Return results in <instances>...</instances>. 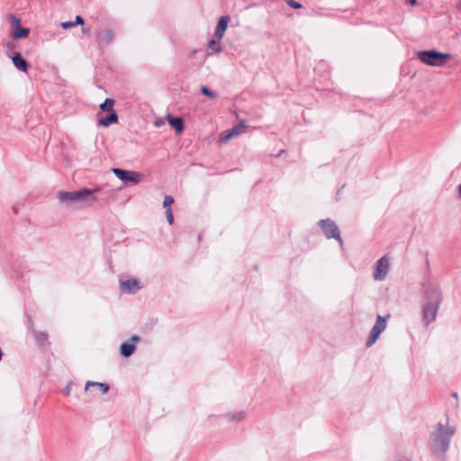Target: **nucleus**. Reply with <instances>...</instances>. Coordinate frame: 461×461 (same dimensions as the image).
Segmentation results:
<instances>
[{
	"instance_id": "cd10ccee",
	"label": "nucleus",
	"mask_w": 461,
	"mask_h": 461,
	"mask_svg": "<svg viewBox=\"0 0 461 461\" xmlns=\"http://www.w3.org/2000/svg\"><path fill=\"white\" fill-rule=\"evenodd\" d=\"M69 393H70V384H68L65 387V389H64V394H65L66 396L69 395Z\"/></svg>"
},
{
	"instance_id": "7ed1b4c3",
	"label": "nucleus",
	"mask_w": 461,
	"mask_h": 461,
	"mask_svg": "<svg viewBox=\"0 0 461 461\" xmlns=\"http://www.w3.org/2000/svg\"><path fill=\"white\" fill-rule=\"evenodd\" d=\"M99 188L88 189L83 188L78 191L72 192H59L57 197L60 203H72L77 201H91L95 202L99 199L94 195L95 193L99 192Z\"/></svg>"
},
{
	"instance_id": "5701e85b",
	"label": "nucleus",
	"mask_w": 461,
	"mask_h": 461,
	"mask_svg": "<svg viewBox=\"0 0 461 461\" xmlns=\"http://www.w3.org/2000/svg\"><path fill=\"white\" fill-rule=\"evenodd\" d=\"M174 203V198L171 195H165L164 201H163V207L166 208H171L172 203Z\"/></svg>"
},
{
	"instance_id": "20e7f679",
	"label": "nucleus",
	"mask_w": 461,
	"mask_h": 461,
	"mask_svg": "<svg viewBox=\"0 0 461 461\" xmlns=\"http://www.w3.org/2000/svg\"><path fill=\"white\" fill-rule=\"evenodd\" d=\"M450 54L438 52L435 50H421L418 52L419 59L429 66L443 67L450 59Z\"/></svg>"
},
{
	"instance_id": "393cba45",
	"label": "nucleus",
	"mask_w": 461,
	"mask_h": 461,
	"mask_svg": "<svg viewBox=\"0 0 461 461\" xmlns=\"http://www.w3.org/2000/svg\"><path fill=\"white\" fill-rule=\"evenodd\" d=\"M286 2V4L294 8V9H300L302 8V5L294 0H285Z\"/></svg>"
},
{
	"instance_id": "c85d7f7f",
	"label": "nucleus",
	"mask_w": 461,
	"mask_h": 461,
	"mask_svg": "<svg viewBox=\"0 0 461 461\" xmlns=\"http://www.w3.org/2000/svg\"><path fill=\"white\" fill-rule=\"evenodd\" d=\"M405 1L411 5H415L417 4V0H405Z\"/></svg>"
},
{
	"instance_id": "4be33fe9",
	"label": "nucleus",
	"mask_w": 461,
	"mask_h": 461,
	"mask_svg": "<svg viewBox=\"0 0 461 461\" xmlns=\"http://www.w3.org/2000/svg\"><path fill=\"white\" fill-rule=\"evenodd\" d=\"M201 93H202L203 95H206V96H208V97L212 98V99H215V98L218 96V95H217V93H216V92H214V91L211 90L210 88H208V87H207V86H203L201 87Z\"/></svg>"
},
{
	"instance_id": "9d476101",
	"label": "nucleus",
	"mask_w": 461,
	"mask_h": 461,
	"mask_svg": "<svg viewBox=\"0 0 461 461\" xmlns=\"http://www.w3.org/2000/svg\"><path fill=\"white\" fill-rule=\"evenodd\" d=\"M247 128L246 121L241 120L237 125L231 128L229 131L222 132L220 138L221 142H227L233 136L240 135Z\"/></svg>"
},
{
	"instance_id": "bb28decb",
	"label": "nucleus",
	"mask_w": 461,
	"mask_h": 461,
	"mask_svg": "<svg viewBox=\"0 0 461 461\" xmlns=\"http://www.w3.org/2000/svg\"><path fill=\"white\" fill-rule=\"evenodd\" d=\"M60 25L63 29H68V28L74 27L73 22H64V23H61Z\"/></svg>"
},
{
	"instance_id": "0eeeda50",
	"label": "nucleus",
	"mask_w": 461,
	"mask_h": 461,
	"mask_svg": "<svg viewBox=\"0 0 461 461\" xmlns=\"http://www.w3.org/2000/svg\"><path fill=\"white\" fill-rule=\"evenodd\" d=\"M112 171L116 176V177L124 183L131 182L133 184H138L143 178V175L137 171H130L117 167L112 168Z\"/></svg>"
},
{
	"instance_id": "6e6552de",
	"label": "nucleus",
	"mask_w": 461,
	"mask_h": 461,
	"mask_svg": "<svg viewBox=\"0 0 461 461\" xmlns=\"http://www.w3.org/2000/svg\"><path fill=\"white\" fill-rule=\"evenodd\" d=\"M390 267V262L389 258L386 256L382 257L378 261L375 263V267L373 273V277L375 280L382 281L384 280L388 272Z\"/></svg>"
},
{
	"instance_id": "b1692460",
	"label": "nucleus",
	"mask_w": 461,
	"mask_h": 461,
	"mask_svg": "<svg viewBox=\"0 0 461 461\" xmlns=\"http://www.w3.org/2000/svg\"><path fill=\"white\" fill-rule=\"evenodd\" d=\"M166 218H167V221H168V223L170 225L173 224V222H174V216H173V212H172V209L171 208H167L166 210Z\"/></svg>"
},
{
	"instance_id": "2f4dec72",
	"label": "nucleus",
	"mask_w": 461,
	"mask_h": 461,
	"mask_svg": "<svg viewBox=\"0 0 461 461\" xmlns=\"http://www.w3.org/2000/svg\"><path fill=\"white\" fill-rule=\"evenodd\" d=\"M459 196L461 197V184L458 186Z\"/></svg>"
},
{
	"instance_id": "aec40b11",
	"label": "nucleus",
	"mask_w": 461,
	"mask_h": 461,
	"mask_svg": "<svg viewBox=\"0 0 461 461\" xmlns=\"http://www.w3.org/2000/svg\"><path fill=\"white\" fill-rule=\"evenodd\" d=\"M91 386L99 387L102 393L104 394L109 391V385L104 383L88 381L86 383L85 389L88 390Z\"/></svg>"
},
{
	"instance_id": "a878e982",
	"label": "nucleus",
	"mask_w": 461,
	"mask_h": 461,
	"mask_svg": "<svg viewBox=\"0 0 461 461\" xmlns=\"http://www.w3.org/2000/svg\"><path fill=\"white\" fill-rule=\"evenodd\" d=\"M84 23V19L80 15H77L75 22H73L74 26L81 25Z\"/></svg>"
},
{
	"instance_id": "f257e3e1",
	"label": "nucleus",
	"mask_w": 461,
	"mask_h": 461,
	"mask_svg": "<svg viewBox=\"0 0 461 461\" xmlns=\"http://www.w3.org/2000/svg\"><path fill=\"white\" fill-rule=\"evenodd\" d=\"M456 427L447 424L438 423L436 429L429 435L430 447L434 453L445 456L449 448L452 437L456 433Z\"/></svg>"
},
{
	"instance_id": "ddd939ff",
	"label": "nucleus",
	"mask_w": 461,
	"mask_h": 461,
	"mask_svg": "<svg viewBox=\"0 0 461 461\" xmlns=\"http://www.w3.org/2000/svg\"><path fill=\"white\" fill-rule=\"evenodd\" d=\"M230 20V18L229 15H223L220 18V20L218 21L217 26L215 28L214 34H213L216 36V38L223 37V35L227 30Z\"/></svg>"
},
{
	"instance_id": "c756f323",
	"label": "nucleus",
	"mask_w": 461,
	"mask_h": 461,
	"mask_svg": "<svg viewBox=\"0 0 461 461\" xmlns=\"http://www.w3.org/2000/svg\"><path fill=\"white\" fill-rule=\"evenodd\" d=\"M139 339H140V338L136 335H134L131 338V340L133 342H137V341H139Z\"/></svg>"
},
{
	"instance_id": "f03ea898",
	"label": "nucleus",
	"mask_w": 461,
	"mask_h": 461,
	"mask_svg": "<svg viewBox=\"0 0 461 461\" xmlns=\"http://www.w3.org/2000/svg\"><path fill=\"white\" fill-rule=\"evenodd\" d=\"M426 303L421 309L422 321L425 326H429L436 320L438 310L442 302V294L440 289L436 286H429L425 291Z\"/></svg>"
},
{
	"instance_id": "423d86ee",
	"label": "nucleus",
	"mask_w": 461,
	"mask_h": 461,
	"mask_svg": "<svg viewBox=\"0 0 461 461\" xmlns=\"http://www.w3.org/2000/svg\"><path fill=\"white\" fill-rule=\"evenodd\" d=\"M390 318V314H387L384 317H382L381 315H378L376 317V321L375 325L373 326L370 334L368 336V339L366 342V346L367 348L371 347L376 339L379 338L380 334L385 330L386 328V320Z\"/></svg>"
},
{
	"instance_id": "1a4fd4ad",
	"label": "nucleus",
	"mask_w": 461,
	"mask_h": 461,
	"mask_svg": "<svg viewBox=\"0 0 461 461\" xmlns=\"http://www.w3.org/2000/svg\"><path fill=\"white\" fill-rule=\"evenodd\" d=\"M9 22L15 26L14 31L13 32L12 37L14 40L25 38L29 35L30 30L28 28H23L20 25V19L14 14H11L8 18Z\"/></svg>"
},
{
	"instance_id": "2eb2a0df",
	"label": "nucleus",
	"mask_w": 461,
	"mask_h": 461,
	"mask_svg": "<svg viewBox=\"0 0 461 461\" xmlns=\"http://www.w3.org/2000/svg\"><path fill=\"white\" fill-rule=\"evenodd\" d=\"M12 61H13V64L14 66L19 69L20 71H23V72H27L28 68H29V63L22 57V55L20 53H15L13 57H12Z\"/></svg>"
},
{
	"instance_id": "f3484780",
	"label": "nucleus",
	"mask_w": 461,
	"mask_h": 461,
	"mask_svg": "<svg viewBox=\"0 0 461 461\" xmlns=\"http://www.w3.org/2000/svg\"><path fill=\"white\" fill-rule=\"evenodd\" d=\"M169 125L175 129L176 133H180L184 131L185 124L184 120L181 117H174L171 115L167 116Z\"/></svg>"
},
{
	"instance_id": "72a5a7b5",
	"label": "nucleus",
	"mask_w": 461,
	"mask_h": 461,
	"mask_svg": "<svg viewBox=\"0 0 461 461\" xmlns=\"http://www.w3.org/2000/svg\"><path fill=\"white\" fill-rule=\"evenodd\" d=\"M241 416H242V414H241V413H240V414H239V417H238L237 419H238V420H240V419H241Z\"/></svg>"
},
{
	"instance_id": "9b49d317",
	"label": "nucleus",
	"mask_w": 461,
	"mask_h": 461,
	"mask_svg": "<svg viewBox=\"0 0 461 461\" xmlns=\"http://www.w3.org/2000/svg\"><path fill=\"white\" fill-rule=\"evenodd\" d=\"M141 288L139 281L135 278L120 281V289L125 294H135Z\"/></svg>"
},
{
	"instance_id": "7c9ffc66",
	"label": "nucleus",
	"mask_w": 461,
	"mask_h": 461,
	"mask_svg": "<svg viewBox=\"0 0 461 461\" xmlns=\"http://www.w3.org/2000/svg\"><path fill=\"white\" fill-rule=\"evenodd\" d=\"M456 8L461 11V0H458L456 3Z\"/></svg>"
},
{
	"instance_id": "412c9836",
	"label": "nucleus",
	"mask_w": 461,
	"mask_h": 461,
	"mask_svg": "<svg viewBox=\"0 0 461 461\" xmlns=\"http://www.w3.org/2000/svg\"><path fill=\"white\" fill-rule=\"evenodd\" d=\"M114 100L112 98H106L100 105L99 108L102 111H106L110 113V111L114 110L113 107Z\"/></svg>"
},
{
	"instance_id": "f8f14e48",
	"label": "nucleus",
	"mask_w": 461,
	"mask_h": 461,
	"mask_svg": "<svg viewBox=\"0 0 461 461\" xmlns=\"http://www.w3.org/2000/svg\"><path fill=\"white\" fill-rule=\"evenodd\" d=\"M221 39L222 38H216L215 35L212 36L207 43V55L212 56L221 52Z\"/></svg>"
},
{
	"instance_id": "4468645a",
	"label": "nucleus",
	"mask_w": 461,
	"mask_h": 461,
	"mask_svg": "<svg viewBox=\"0 0 461 461\" xmlns=\"http://www.w3.org/2000/svg\"><path fill=\"white\" fill-rule=\"evenodd\" d=\"M114 39V33L112 30L106 29L101 31L97 34V42L100 45H107Z\"/></svg>"
},
{
	"instance_id": "39448f33",
	"label": "nucleus",
	"mask_w": 461,
	"mask_h": 461,
	"mask_svg": "<svg viewBox=\"0 0 461 461\" xmlns=\"http://www.w3.org/2000/svg\"><path fill=\"white\" fill-rule=\"evenodd\" d=\"M318 225L321 227L327 239H335L339 242L340 246H343L340 231L334 221L330 218L321 220Z\"/></svg>"
},
{
	"instance_id": "dca6fc26",
	"label": "nucleus",
	"mask_w": 461,
	"mask_h": 461,
	"mask_svg": "<svg viewBox=\"0 0 461 461\" xmlns=\"http://www.w3.org/2000/svg\"><path fill=\"white\" fill-rule=\"evenodd\" d=\"M118 122V115L115 110L110 111L105 117L98 119V125L108 127L113 123H116Z\"/></svg>"
},
{
	"instance_id": "473e14b6",
	"label": "nucleus",
	"mask_w": 461,
	"mask_h": 461,
	"mask_svg": "<svg viewBox=\"0 0 461 461\" xmlns=\"http://www.w3.org/2000/svg\"><path fill=\"white\" fill-rule=\"evenodd\" d=\"M452 396L456 398L457 397V393H453Z\"/></svg>"
},
{
	"instance_id": "a211bd4d",
	"label": "nucleus",
	"mask_w": 461,
	"mask_h": 461,
	"mask_svg": "<svg viewBox=\"0 0 461 461\" xmlns=\"http://www.w3.org/2000/svg\"><path fill=\"white\" fill-rule=\"evenodd\" d=\"M135 346L132 343L124 342L120 347V353L124 357H129L133 354Z\"/></svg>"
},
{
	"instance_id": "6ab92c4d",
	"label": "nucleus",
	"mask_w": 461,
	"mask_h": 461,
	"mask_svg": "<svg viewBox=\"0 0 461 461\" xmlns=\"http://www.w3.org/2000/svg\"><path fill=\"white\" fill-rule=\"evenodd\" d=\"M32 331L33 337L35 339V341L39 345H42L45 342H47L49 335L46 331H37L34 329H32Z\"/></svg>"
}]
</instances>
